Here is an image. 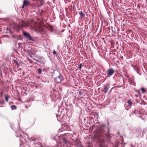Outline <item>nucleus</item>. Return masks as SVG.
Returning a JSON list of instances; mask_svg holds the SVG:
<instances>
[{
	"label": "nucleus",
	"mask_w": 147,
	"mask_h": 147,
	"mask_svg": "<svg viewBox=\"0 0 147 147\" xmlns=\"http://www.w3.org/2000/svg\"><path fill=\"white\" fill-rule=\"evenodd\" d=\"M36 23L34 22L31 21L28 22L27 23L24 22L23 20L22 21L21 26L22 27L26 28L28 27L31 29H34L36 28Z\"/></svg>",
	"instance_id": "obj_1"
},
{
	"label": "nucleus",
	"mask_w": 147,
	"mask_h": 147,
	"mask_svg": "<svg viewBox=\"0 0 147 147\" xmlns=\"http://www.w3.org/2000/svg\"><path fill=\"white\" fill-rule=\"evenodd\" d=\"M59 139L61 142H63L65 144L67 145L69 143V139L65 137V136H60Z\"/></svg>",
	"instance_id": "obj_2"
},
{
	"label": "nucleus",
	"mask_w": 147,
	"mask_h": 147,
	"mask_svg": "<svg viewBox=\"0 0 147 147\" xmlns=\"http://www.w3.org/2000/svg\"><path fill=\"white\" fill-rule=\"evenodd\" d=\"M64 79L63 77L61 74H57L55 78V81L57 83L61 82Z\"/></svg>",
	"instance_id": "obj_3"
},
{
	"label": "nucleus",
	"mask_w": 147,
	"mask_h": 147,
	"mask_svg": "<svg viewBox=\"0 0 147 147\" xmlns=\"http://www.w3.org/2000/svg\"><path fill=\"white\" fill-rule=\"evenodd\" d=\"M23 33L24 36L27 38H28L29 40H31L32 41L34 40V39L32 38L30 35L28 33L25 32H23Z\"/></svg>",
	"instance_id": "obj_4"
},
{
	"label": "nucleus",
	"mask_w": 147,
	"mask_h": 147,
	"mask_svg": "<svg viewBox=\"0 0 147 147\" xmlns=\"http://www.w3.org/2000/svg\"><path fill=\"white\" fill-rule=\"evenodd\" d=\"M109 88V84L105 85L103 88V91L105 93H107Z\"/></svg>",
	"instance_id": "obj_5"
},
{
	"label": "nucleus",
	"mask_w": 147,
	"mask_h": 147,
	"mask_svg": "<svg viewBox=\"0 0 147 147\" xmlns=\"http://www.w3.org/2000/svg\"><path fill=\"white\" fill-rule=\"evenodd\" d=\"M103 131V126L101 125L99 129H98L97 131V132L100 133V134Z\"/></svg>",
	"instance_id": "obj_6"
},
{
	"label": "nucleus",
	"mask_w": 147,
	"mask_h": 147,
	"mask_svg": "<svg viewBox=\"0 0 147 147\" xmlns=\"http://www.w3.org/2000/svg\"><path fill=\"white\" fill-rule=\"evenodd\" d=\"M30 3V2L27 0H24L23 1L24 5H25V6L28 5H29Z\"/></svg>",
	"instance_id": "obj_7"
},
{
	"label": "nucleus",
	"mask_w": 147,
	"mask_h": 147,
	"mask_svg": "<svg viewBox=\"0 0 147 147\" xmlns=\"http://www.w3.org/2000/svg\"><path fill=\"white\" fill-rule=\"evenodd\" d=\"M108 74H113L114 72V71L112 69H108Z\"/></svg>",
	"instance_id": "obj_8"
},
{
	"label": "nucleus",
	"mask_w": 147,
	"mask_h": 147,
	"mask_svg": "<svg viewBox=\"0 0 147 147\" xmlns=\"http://www.w3.org/2000/svg\"><path fill=\"white\" fill-rule=\"evenodd\" d=\"M11 108L12 110L13 109H16V106L13 105L11 106Z\"/></svg>",
	"instance_id": "obj_9"
},
{
	"label": "nucleus",
	"mask_w": 147,
	"mask_h": 147,
	"mask_svg": "<svg viewBox=\"0 0 147 147\" xmlns=\"http://www.w3.org/2000/svg\"><path fill=\"white\" fill-rule=\"evenodd\" d=\"M141 90H142V93H144L146 92L144 88H142Z\"/></svg>",
	"instance_id": "obj_10"
},
{
	"label": "nucleus",
	"mask_w": 147,
	"mask_h": 147,
	"mask_svg": "<svg viewBox=\"0 0 147 147\" xmlns=\"http://www.w3.org/2000/svg\"><path fill=\"white\" fill-rule=\"evenodd\" d=\"M5 100H6V101L7 102H8V98H9V97H8V96H5Z\"/></svg>",
	"instance_id": "obj_11"
},
{
	"label": "nucleus",
	"mask_w": 147,
	"mask_h": 147,
	"mask_svg": "<svg viewBox=\"0 0 147 147\" xmlns=\"http://www.w3.org/2000/svg\"><path fill=\"white\" fill-rule=\"evenodd\" d=\"M127 103L129 104L130 105H132V103L131 101V100H128L127 102Z\"/></svg>",
	"instance_id": "obj_12"
},
{
	"label": "nucleus",
	"mask_w": 147,
	"mask_h": 147,
	"mask_svg": "<svg viewBox=\"0 0 147 147\" xmlns=\"http://www.w3.org/2000/svg\"><path fill=\"white\" fill-rule=\"evenodd\" d=\"M14 63L15 64V65L16 66H18L19 65V63L16 61H15Z\"/></svg>",
	"instance_id": "obj_13"
},
{
	"label": "nucleus",
	"mask_w": 147,
	"mask_h": 147,
	"mask_svg": "<svg viewBox=\"0 0 147 147\" xmlns=\"http://www.w3.org/2000/svg\"><path fill=\"white\" fill-rule=\"evenodd\" d=\"M80 15L81 16H84V14L83 13L82 11H80L79 13Z\"/></svg>",
	"instance_id": "obj_14"
},
{
	"label": "nucleus",
	"mask_w": 147,
	"mask_h": 147,
	"mask_svg": "<svg viewBox=\"0 0 147 147\" xmlns=\"http://www.w3.org/2000/svg\"><path fill=\"white\" fill-rule=\"evenodd\" d=\"M82 66V63H81L79 65V69H80Z\"/></svg>",
	"instance_id": "obj_15"
},
{
	"label": "nucleus",
	"mask_w": 147,
	"mask_h": 147,
	"mask_svg": "<svg viewBox=\"0 0 147 147\" xmlns=\"http://www.w3.org/2000/svg\"><path fill=\"white\" fill-rule=\"evenodd\" d=\"M38 73H39V74H40L41 73V70L40 69H38Z\"/></svg>",
	"instance_id": "obj_16"
},
{
	"label": "nucleus",
	"mask_w": 147,
	"mask_h": 147,
	"mask_svg": "<svg viewBox=\"0 0 147 147\" xmlns=\"http://www.w3.org/2000/svg\"><path fill=\"white\" fill-rule=\"evenodd\" d=\"M56 53V51L55 50H54L53 52V54H55Z\"/></svg>",
	"instance_id": "obj_17"
},
{
	"label": "nucleus",
	"mask_w": 147,
	"mask_h": 147,
	"mask_svg": "<svg viewBox=\"0 0 147 147\" xmlns=\"http://www.w3.org/2000/svg\"><path fill=\"white\" fill-rule=\"evenodd\" d=\"M33 140V139L32 138H31L30 139H29V140L30 141H32Z\"/></svg>",
	"instance_id": "obj_18"
},
{
	"label": "nucleus",
	"mask_w": 147,
	"mask_h": 147,
	"mask_svg": "<svg viewBox=\"0 0 147 147\" xmlns=\"http://www.w3.org/2000/svg\"><path fill=\"white\" fill-rule=\"evenodd\" d=\"M79 94L80 95H81L82 94V93L80 91L79 92Z\"/></svg>",
	"instance_id": "obj_19"
},
{
	"label": "nucleus",
	"mask_w": 147,
	"mask_h": 147,
	"mask_svg": "<svg viewBox=\"0 0 147 147\" xmlns=\"http://www.w3.org/2000/svg\"><path fill=\"white\" fill-rule=\"evenodd\" d=\"M25 5H24V4H23V6L22 7V8H23L24 7V6Z\"/></svg>",
	"instance_id": "obj_20"
},
{
	"label": "nucleus",
	"mask_w": 147,
	"mask_h": 147,
	"mask_svg": "<svg viewBox=\"0 0 147 147\" xmlns=\"http://www.w3.org/2000/svg\"><path fill=\"white\" fill-rule=\"evenodd\" d=\"M109 74V76H111L112 74Z\"/></svg>",
	"instance_id": "obj_21"
},
{
	"label": "nucleus",
	"mask_w": 147,
	"mask_h": 147,
	"mask_svg": "<svg viewBox=\"0 0 147 147\" xmlns=\"http://www.w3.org/2000/svg\"><path fill=\"white\" fill-rule=\"evenodd\" d=\"M124 75H125V76H127V77H128V76H127V74H124Z\"/></svg>",
	"instance_id": "obj_22"
},
{
	"label": "nucleus",
	"mask_w": 147,
	"mask_h": 147,
	"mask_svg": "<svg viewBox=\"0 0 147 147\" xmlns=\"http://www.w3.org/2000/svg\"><path fill=\"white\" fill-rule=\"evenodd\" d=\"M121 76H123L122 75H121Z\"/></svg>",
	"instance_id": "obj_23"
},
{
	"label": "nucleus",
	"mask_w": 147,
	"mask_h": 147,
	"mask_svg": "<svg viewBox=\"0 0 147 147\" xmlns=\"http://www.w3.org/2000/svg\"><path fill=\"white\" fill-rule=\"evenodd\" d=\"M43 1H42V2H43Z\"/></svg>",
	"instance_id": "obj_24"
}]
</instances>
